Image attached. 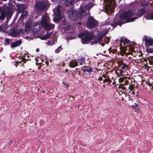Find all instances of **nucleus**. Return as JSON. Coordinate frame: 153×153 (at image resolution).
Wrapping results in <instances>:
<instances>
[{
	"mask_svg": "<svg viewBox=\"0 0 153 153\" xmlns=\"http://www.w3.org/2000/svg\"><path fill=\"white\" fill-rule=\"evenodd\" d=\"M92 2H90L86 6L84 7L81 6L79 9V13L77 14V12L70 13L68 15V17L71 20H74L76 17H79L80 18L85 16L87 14V13L89 12V10L93 6Z\"/></svg>",
	"mask_w": 153,
	"mask_h": 153,
	"instance_id": "f257e3e1",
	"label": "nucleus"
},
{
	"mask_svg": "<svg viewBox=\"0 0 153 153\" xmlns=\"http://www.w3.org/2000/svg\"><path fill=\"white\" fill-rule=\"evenodd\" d=\"M78 62L79 64L80 65H83L85 63L84 59L83 58H82L81 59L78 60Z\"/></svg>",
	"mask_w": 153,
	"mask_h": 153,
	"instance_id": "a878e982",
	"label": "nucleus"
},
{
	"mask_svg": "<svg viewBox=\"0 0 153 153\" xmlns=\"http://www.w3.org/2000/svg\"><path fill=\"white\" fill-rule=\"evenodd\" d=\"M123 69H121L119 70V73L121 74H122L123 73H126V70H123Z\"/></svg>",
	"mask_w": 153,
	"mask_h": 153,
	"instance_id": "7c9ffc66",
	"label": "nucleus"
},
{
	"mask_svg": "<svg viewBox=\"0 0 153 153\" xmlns=\"http://www.w3.org/2000/svg\"><path fill=\"white\" fill-rule=\"evenodd\" d=\"M133 14V12L131 10H129L123 13L120 16V18L121 19H126L131 16Z\"/></svg>",
	"mask_w": 153,
	"mask_h": 153,
	"instance_id": "1a4fd4ad",
	"label": "nucleus"
},
{
	"mask_svg": "<svg viewBox=\"0 0 153 153\" xmlns=\"http://www.w3.org/2000/svg\"><path fill=\"white\" fill-rule=\"evenodd\" d=\"M15 7L13 5H11L7 8L6 13L4 11L1 12L0 16V19L3 20L6 16L7 15V21H8L11 17L13 12V10L15 9Z\"/></svg>",
	"mask_w": 153,
	"mask_h": 153,
	"instance_id": "20e7f679",
	"label": "nucleus"
},
{
	"mask_svg": "<svg viewBox=\"0 0 153 153\" xmlns=\"http://www.w3.org/2000/svg\"><path fill=\"white\" fill-rule=\"evenodd\" d=\"M119 80L120 82H123L124 81V79L123 78L120 77L119 79Z\"/></svg>",
	"mask_w": 153,
	"mask_h": 153,
	"instance_id": "c9c22d12",
	"label": "nucleus"
},
{
	"mask_svg": "<svg viewBox=\"0 0 153 153\" xmlns=\"http://www.w3.org/2000/svg\"><path fill=\"white\" fill-rule=\"evenodd\" d=\"M103 86L104 87H105V85H103Z\"/></svg>",
	"mask_w": 153,
	"mask_h": 153,
	"instance_id": "4d7b16f0",
	"label": "nucleus"
},
{
	"mask_svg": "<svg viewBox=\"0 0 153 153\" xmlns=\"http://www.w3.org/2000/svg\"><path fill=\"white\" fill-rule=\"evenodd\" d=\"M92 32L85 31L80 33L78 35V37L82 38V43L85 44L86 42L91 41L94 36Z\"/></svg>",
	"mask_w": 153,
	"mask_h": 153,
	"instance_id": "7ed1b4c3",
	"label": "nucleus"
},
{
	"mask_svg": "<svg viewBox=\"0 0 153 153\" xmlns=\"http://www.w3.org/2000/svg\"><path fill=\"white\" fill-rule=\"evenodd\" d=\"M82 70L84 72L91 73L92 71V68L89 66H84L82 68Z\"/></svg>",
	"mask_w": 153,
	"mask_h": 153,
	"instance_id": "9b49d317",
	"label": "nucleus"
},
{
	"mask_svg": "<svg viewBox=\"0 0 153 153\" xmlns=\"http://www.w3.org/2000/svg\"><path fill=\"white\" fill-rule=\"evenodd\" d=\"M107 40L108 41H107V42L106 41V42H106L107 44H108V42H110V38H108V37L107 38Z\"/></svg>",
	"mask_w": 153,
	"mask_h": 153,
	"instance_id": "e433bc0d",
	"label": "nucleus"
},
{
	"mask_svg": "<svg viewBox=\"0 0 153 153\" xmlns=\"http://www.w3.org/2000/svg\"><path fill=\"white\" fill-rule=\"evenodd\" d=\"M49 18L47 15H43L42 16L41 21L36 22L34 25V26L35 27L39 25V27L41 25L45 29H46L47 30L52 29L54 28V25L53 24L49 23Z\"/></svg>",
	"mask_w": 153,
	"mask_h": 153,
	"instance_id": "f03ea898",
	"label": "nucleus"
},
{
	"mask_svg": "<svg viewBox=\"0 0 153 153\" xmlns=\"http://www.w3.org/2000/svg\"><path fill=\"white\" fill-rule=\"evenodd\" d=\"M12 144V141H10L9 142V145H11Z\"/></svg>",
	"mask_w": 153,
	"mask_h": 153,
	"instance_id": "37998d69",
	"label": "nucleus"
},
{
	"mask_svg": "<svg viewBox=\"0 0 153 153\" xmlns=\"http://www.w3.org/2000/svg\"><path fill=\"white\" fill-rule=\"evenodd\" d=\"M133 87L132 86H130L129 87V88L131 90L133 89Z\"/></svg>",
	"mask_w": 153,
	"mask_h": 153,
	"instance_id": "4c0bfd02",
	"label": "nucleus"
},
{
	"mask_svg": "<svg viewBox=\"0 0 153 153\" xmlns=\"http://www.w3.org/2000/svg\"><path fill=\"white\" fill-rule=\"evenodd\" d=\"M100 42V39H99L97 37L96 38L94 39V41L91 43V45L92 44H97L98 42Z\"/></svg>",
	"mask_w": 153,
	"mask_h": 153,
	"instance_id": "393cba45",
	"label": "nucleus"
},
{
	"mask_svg": "<svg viewBox=\"0 0 153 153\" xmlns=\"http://www.w3.org/2000/svg\"><path fill=\"white\" fill-rule=\"evenodd\" d=\"M2 9L1 7H0V13L2 12Z\"/></svg>",
	"mask_w": 153,
	"mask_h": 153,
	"instance_id": "09e8293b",
	"label": "nucleus"
},
{
	"mask_svg": "<svg viewBox=\"0 0 153 153\" xmlns=\"http://www.w3.org/2000/svg\"><path fill=\"white\" fill-rule=\"evenodd\" d=\"M120 42H127V40L124 38H121L120 39Z\"/></svg>",
	"mask_w": 153,
	"mask_h": 153,
	"instance_id": "c756f323",
	"label": "nucleus"
},
{
	"mask_svg": "<svg viewBox=\"0 0 153 153\" xmlns=\"http://www.w3.org/2000/svg\"><path fill=\"white\" fill-rule=\"evenodd\" d=\"M3 0V1H6V0Z\"/></svg>",
	"mask_w": 153,
	"mask_h": 153,
	"instance_id": "bf43d9fd",
	"label": "nucleus"
},
{
	"mask_svg": "<svg viewBox=\"0 0 153 153\" xmlns=\"http://www.w3.org/2000/svg\"><path fill=\"white\" fill-rule=\"evenodd\" d=\"M62 48L61 46H59L57 49L55 50V52L56 53H59L62 50Z\"/></svg>",
	"mask_w": 153,
	"mask_h": 153,
	"instance_id": "cd10ccee",
	"label": "nucleus"
},
{
	"mask_svg": "<svg viewBox=\"0 0 153 153\" xmlns=\"http://www.w3.org/2000/svg\"><path fill=\"white\" fill-rule=\"evenodd\" d=\"M145 45L146 46H149L153 44V39L152 38L147 39L145 40Z\"/></svg>",
	"mask_w": 153,
	"mask_h": 153,
	"instance_id": "ddd939ff",
	"label": "nucleus"
},
{
	"mask_svg": "<svg viewBox=\"0 0 153 153\" xmlns=\"http://www.w3.org/2000/svg\"><path fill=\"white\" fill-rule=\"evenodd\" d=\"M151 59L153 60V56H152L151 57Z\"/></svg>",
	"mask_w": 153,
	"mask_h": 153,
	"instance_id": "3c124183",
	"label": "nucleus"
},
{
	"mask_svg": "<svg viewBox=\"0 0 153 153\" xmlns=\"http://www.w3.org/2000/svg\"><path fill=\"white\" fill-rule=\"evenodd\" d=\"M16 6L18 8L17 11L19 13L21 12L22 11L25 9L24 5L23 4H17Z\"/></svg>",
	"mask_w": 153,
	"mask_h": 153,
	"instance_id": "2eb2a0df",
	"label": "nucleus"
},
{
	"mask_svg": "<svg viewBox=\"0 0 153 153\" xmlns=\"http://www.w3.org/2000/svg\"><path fill=\"white\" fill-rule=\"evenodd\" d=\"M3 50V48L1 47L0 48V52H1Z\"/></svg>",
	"mask_w": 153,
	"mask_h": 153,
	"instance_id": "49530a36",
	"label": "nucleus"
},
{
	"mask_svg": "<svg viewBox=\"0 0 153 153\" xmlns=\"http://www.w3.org/2000/svg\"><path fill=\"white\" fill-rule=\"evenodd\" d=\"M148 10V8H143L140 9V10H138V11L136 12V15L139 16H141L143 14L145 13Z\"/></svg>",
	"mask_w": 153,
	"mask_h": 153,
	"instance_id": "f8f14e48",
	"label": "nucleus"
},
{
	"mask_svg": "<svg viewBox=\"0 0 153 153\" xmlns=\"http://www.w3.org/2000/svg\"><path fill=\"white\" fill-rule=\"evenodd\" d=\"M137 17H134L131 18H129L126 20V22H133L134 20L137 19Z\"/></svg>",
	"mask_w": 153,
	"mask_h": 153,
	"instance_id": "412c9836",
	"label": "nucleus"
},
{
	"mask_svg": "<svg viewBox=\"0 0 153 153\" xmlns=\"http://www.w3.org/2000/svg\"><path fill=\"white\" fill-rule=\"evenodd\" d=\"M65 85H66L67 87H68L69 85L68 84H65Z\"/></svg>",
	"mask_w": 153,
	"mask_h": 153,
	"instance_id": "c03bdc74",
	"label": "nucleus"
},
{
	"mask_svg": "<svg viewBox=\"0 0 153 153\" xmlns=\"http://www.w3.org/2000/svg\"><path fill=\"white\" fill-rule=\"evenodd\" d=\"M125 23L124 22H123V21H119L115 23V25H119L120 26H121V25Z\"/></svg>",
	"mask_w": 153,
	"mask_h": 153,
	"instance_id": "bb28decb",
	"label": "nucleus"
},
{
	"mask_svg": "<svg viewBox=\"0 0 153 153\" xmlns=\"http://www.w3.org/2000/svg\"><path fill=\"white\" fill-rule=\"evenodd\" d=\"M123 78L124 79V80L125 79H126L127 78V77L126 76L123 77Z\"/></svg>",
	"mask_w": 153,
	"mask_h": 153,
	"instance_id": "603ef678",
	"label": "nucleus"
},
{
	"mask_svg": "<svg viewBox=\"0 0 153 153\" xmlns=\"http://www.w3.org/2000/svg\"><path fill=\"white\" fill-rule=\"evenodd\" d=\"M78 65L77 62L74 60H71L69 63V65L71 68H74Z\"/></svg>",
	"mask_w": 153,
	"mask_h": 153,
	"instance_id": "dca6fc26",
	"label": "nucleus"
},
{
	"mask_svg": "<svg viewBox=\"0 0 153 153\" xmlns=\"http://www.w3.org/2000/svg\"><path fill=\"white\" fill-rule=\"evenodd\" d=\"M107 2L106 7V11L107 12H112L114 8L116 6L114 0H104Z\"/></svg>",
	"mask_w": 153,
	"mask_h": 153,
	"instance_id": "39448f33",
	"label": "nucleus"
},
{
	"mask_svg": "<svg viewBox=\"0 0 153 153\" xmlns=\"http://www.w3.org/2000/svg\"><path fill=\"white\" fill-rule=\"evenodd\" d=\"M2 26H1L0 27V30H2Z\"/></svg>",
	"mask_w": 153,
	"mask_h": 153,
	"instance_id": "8fccbe9b",
	"label": "nucleus"
},
{
	"mask_svg": "<svg viewBox=\"0 0 153 153\" xmlns=\"http://www.w3.org/2000/svg\"><path fill=\"white\" fill-rule=\"evenodd\" d=\"M10 39L6 38L5 39V42L4 44L6 45H8L10 44Z\"/></svg>",
	"mask_w": 153,
	"mask_h": 153,
	"instance_id": "4be33fe9",
	"label": "nucleus"
},
{
	"mask_svg": "<svg viewBox=\"0 0 153 153\" xmlns=\"http://www.w3.org/2000/svg\"><path fill=\"white\" fill-rule=\"evenodd\" d=\"M36 51L37 52H39V48H37Z\"/></svg>",
	"mask_w": 153,
	"mask_h": 153,
	"instance_id": "a18cd8bd",
	"label": "nucleus"
},
{
	"mask_svg": "<svg viewBox=\"0 0 153 153\" xmlns=\"http://www.w3.org/2000/svg\"><path fill=\"white\" fill-rule=\"evenodd\" d=\"M144 0H143L142 1V2H141V3L142 5L143 6H146L148 5V3H146V4L144 3Z\"/></svg>",
	"mask_w": 153,
	"mask_h": 153,
	"instance_id": "f704fd0d",
	"label": "nucleus"
},
{
	"mask_svg": "<svg viewBox=\"0 0 153 153\" xmlns=\"http://www.w3.org/2000/svg\"><path fill=\"white\" fill-rule=\"evenodd\" d=\"M28 12L27 11H24L22 13L21 16L20 17V19L23 20L28 15Z\"/></svg>",
	"mask_w": 153,
	"mask_h": 153,
	"instance_id": "f3484780",
	"label": "nucleus"
},
{
	"mask_svg": "<svg viewBox=\"0 0 153 153\" xmlns=\"http://www.w3.org/2000/svg\"><path fill=\"white\" fill-rule=\"evenodd\" d=\"M32 26V23L30 21L27 22L26 24L25 30L26 31H29Z\"/></svg>",
	"mask_w": 153,
	"mask_h": 153,
	"instance_id": "4468645a",
	"label": "nucleus"
},
{
	"mask_svg": "<svg viewBox=\"0 0 153 153\" xmlns=\"http://www.w3.org/2000/svg\"><path fill=\"white\" fill-rule=\"evenodd\" d=\"M16 67H17V64H16Z\"/></svg>",
	"mask_w": 153,
	"mask_h": 153,
	"instance_id": "6e6d98bb",
	"label": "nucleus"
},
{
	"mask_svg": "<svg viewBox=\"0 0 153 153\" xmlns=\"http://www.w3.org/2000/svg\"><path fill=\"white\" fill-rule=\"evenodd\" d=\"M22 42L21 40H17L15 42L13 43H11L10 45V47L12 48H14L20 46Z\"/></svg>",
	"mask_w": 153,
	"mask_h": 153,
	"instance_id": "9d476101",
	"label": "nucleus"
},
{
	"mask_svg": "<svg viewBox=\"0 0 153 153\" xmlns=\"http://www.w3.org/2000/svg\"><path fill=\"white\" fill-rule=\"evenodd\" d=\"M111 25L110 24H106V29H110V26Z\"/></svg>",
	"mask_w": 153,
	"mask_h": 153,
	"instance_id": "473e14b6",
	"label": "nucleus"
},
{
	"mask_svg": "<svg viewBox=\"0 0 153 153\" xmlns=\"http://www.w3.org/2000/svg\"><path fill=\"white\" fill-rule=\"evenodd\" d=\"M51 34V33H47L46 35L42 37H41L40 38L42 40H45L48 39L50 36Z\"/></svg>",
	"mask_w": 153,
	"mask_h": 153,
	"instance_id": "6ab92c4d",
	"label": "nucleus"
},
{
	"mask_svg": "<svg viewBox=\"0 0 153 153\" xmlns=\"http://www.w3.org/2000/svg\"><path fill=\"white\" fill-rule=\"evenodd\" d=\"M146 84L149 86H151L152 85V83L149 81L146 82Z\"/></svg>",
	"mask_w": 153,
	"mask_h": 153,
	"instance_id": "2f4dec72",
	"label": "nucleus"
},
{
	"mask_svg": "<svg viewBox=\"0 0 153 153\" xmlns=\"http://www.w3.org/2000/svg\"><path fill=\"white\" fill-rule=\"evenodd\" d=\"M99 79L100 81H101L102 80V77L101 76H100L99 78Z\"/></svg>",
	"mask_w": 153,
	"mask_h": 153,
	"instance_id": "ea45409f",
	"label": "nucleus"
},
{
	"mask_svg": "<svg viewBox=\"0 0 153 153\" xmlns=\"http://www.w3.org/2000/svg\"><path fill=\"white\" fill-rule=\"evenodd\" d=\"M98 25V22L92 17L88 18L87 27L88 28L92 29Z\"/></svg>",
	"mask_w": 153,
	"mask_h": 153,
	"instance_id": "423d86ee",
	"label": "nucleus"
},
{
	"mask_svg": "<svg viewBox=\"0 0 153 153\" xmlns=\"http://www.w3.org/2000/svg\"><path fill=\"white\" fill-rule=\"evenodd\" d=\"M104 45V44H102V47Z\"/></svg>",
	"mask_w": 153,
	"mask_h": 153,
	"instance_id": "864d4df0",
	"label": "nucleus"
},
{
	"mask_svg": "<svg viewBox=\"0 0 153 153\" xmlns=\"http://www.w3.org/2000/svg\"><path fill=\"white\" fill-rule=\"evenodd\" d=\"M61 7V6H58L57 8L54 9V14L55 15V18L57 20L60 19L64 17L63 15L61 13L60 10Z\"/></svg>",
	"mask_w": 153,
	"mask_h": 153,
	"instance_id": "0eeeda50",
	"label": "nucleus"
},
{
	"mask_svg": "<svg viewBox=\"0 0 153 153\" xmlns=\"http://www.w3.org/2000/svg\"><path fill=\"white\" fill-rule=\"evenodd\" d=\"M71 28V25H68L65 28V30H70Z\"/></svg>",
	"mask_w": 153,
	"mask_h": 153,
	"instance_id": "72a5a7b5",
	"label": "nucleus"
},
{
	"mask_svg": "<svg viewBox=\"0 0 153 153\" xmlns=\"http://www.w3.org/2000/svg\"><path fill=\"white\" fill-rule=\"evenodd\" d=\"M104 1L105 2V3H106L105 2H107V3H105V5H106V7H105V9H106V5L107 4V3H107V2L106 1H105L104 0Z\"/></svg>",
	"mask_w": 153,
	"mask_h": 153,
	"instance_id": "79ce46f5",
	"label": "nucleus"
},
{
	"mask_svg": "<svg viewBox=\"0 0 153 153\" xmlns=\"http://www.w3.org/2000/svg\"><path fill=\"white\" fill-rule=\"evenodd\" d=\"M106 33H104V34H99L97 36L98 39H100V41L102 39L103 37L106 35Z\"/></svg>",
	"mask_w": 153,
	"mask_h": 153,
	"instance_id": "5701e85b",
	"label": "nucleus"
},
{
	"mask_svg": "<svg viewBox=\"0 0 153 153\" xmlns=\"http://www.w3.org/2000/svg\"><path fill=\"white\" fill-rule=\"evenodd\" d=\"M102 76L104 78H106V75L105 74L103 75Z\"/></svg>",
	"mask_w": 153,
	"mask_h": 153,
	"instance_id": "a19ab883",
	"label": "nucleus"
},
{
	"mask_svg": "<svg viewBox=\"0 0 153 153\" xmlns=\"http://www.w3.org/2000/svg\"><path fill=\"white\" fill-rule=\"evenodd\" d=\"M108 79H105L103 80V82H108Z\"/></svg>",
	"mask_w": 153,
	"mask_h": 153,
	"instance_id": "58836bf2",
	"label": "nucleus"
},
{
	"mask_svg": "<svg viewBox=\"0 0 153 153\" xmlns=\"http://www.w3.org/2000/svg\"><path fill=\"white\" fill-rule=\"evenodd\" d=\"M74 0H65V4L67 6L72 5L74 2Z\"/></svg>",
	"mask_w": 153,
	"mask_h": 153,
	"instance_id": "a211bd4d",
	"label": "nucleus"
},
{
	"mask_svg": "<svg viewBox=\"0 0 153 153\" xmlns=\"http://www.w3.org/2000/svg\"><path fill=\"white\" fill-rule=\"evenodd\" d=\"M48 4L45 2H38L36 5L35 9L38 11H40L43 9L47 8Z\"/></svg>",
	"mask_w": 153,
	"mask_h": 153,
	"instance_id": "6e6552de",
	"label": "nucleus"
},
{
	"mask_svg": "<svg viewBox=\"0 0 153 153\" xmlns=\"http://www.w3.org/2000/svg\"><path fill=\"white\" fill-rule=\"evenodd\" d=\"M39 28L37 30H36V31L37 32L39 30Z\"/></svg>",
	"mask_w": 153,
	"mask_h": 153,
	"instance_id": "5fc2aeb1",
	"label": "nucleus"
},
{
	"mask_svg": "<svg viewBox=\"0 0 153 153\" xmlns=\"http://www.w3.org/2000/svg\"><path fill=\"white\" fill-rule=\"evenodd\" d=\"M147 19L153 20V13L152 15L147 14L145 16Z\"/></svg>",
	"mask_w": 153,
	"mask_h": 153,
	"instance_id": "aec40b11",
	"label": "nucleus"
},
{
	"mask_svg": "<svg viewBox=\"0 0 153 153\" xmlns=\"http://www.w3.org/2000/svg\"><path fill=\"white\" fill-rule=\"evenodd\" d=\"M137 105H138V104H137L136 105V106Z\"/></svg>",
	"mask_w": 153,
	"mask_h": 153,
	"instance_id": "13d9d810",
	"label": "nucleus"
},
{
	"mask_svg": "<svg viewBox=\"0 0 153 153\" xmlns=\"http://www.w3.org/2000/svg\"><path fill=\"white\" fill-rule=\"evenodd\" d=\"M53 2H56L58 1L59 0H52Z\"/></svg>",
	"mask_w": 153,
	"mask_h": 153,
	"instance_id": "de8ad7c7",
	"label": "nucleus"
},
{
	"mask_svg": "<svg viewBox=\"0 0 153 153\" xmlns=\"http://www.w3.org/2000/svg\"><path fill=\"white\" fill-rule=\"evenodd\" d=\"M128 65H127L126 63H124L123 64V66L122 67V69H125L126 68H127Z\"/></svg>",
	"mask_w": 153,
	"mask_h": 153,
	"instance_id": "c85d7f7f",
	"label": "nucleus"
},
{
	"mask_svg": "<svg viewBox=\"0 0 153 153\" xmlns=\"http://www.w3.org/2000/svg\"><path fill=\"white\" fill-rule=\"evenodd\" d=\"M146 51L149 53H153V48H148L146 49Z\"/></svg>",
	"mask_w": 153,
	"mask_h": 153,
	"instance_id": "b1692460",
	"label": "nucleus"
}]
</instances>
